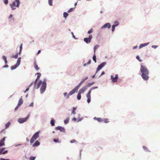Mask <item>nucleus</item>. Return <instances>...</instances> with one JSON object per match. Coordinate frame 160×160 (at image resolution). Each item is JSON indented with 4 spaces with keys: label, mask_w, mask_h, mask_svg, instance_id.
I'll return each instance as SVG.
<instances>
[{
    "label": "nucleus",
    "mask_w": 160,
    "mask_h": 160,
    "mask_svg": "<svg viewBox=\"0 0 160 160\" xmlns=\"http://www.w3.org/2000/svg\"><path fill=\"white\" fill-rule=\"evenodd\" d=\"M39 79V78H37L34 82V88L38 89L40 88L41 85V87L40 88V92L41 94H42L46 90L47 87L46 79V78H44L43 81L40 80L36 86L37 82Z\"/></svg>",
    "instance_id": "f257e3e1"
},
{
    "label": "nucleus",
    "mask_w": 160,
    "mask_h": 160,
    "mask_svg": "<svg viewBox=\"0 0 160 160\" xmlns=\"http://www.w3.org/2000/svg\"><path fill=\"white\" fill-rule=\"evenodd\" d=\"M140 72L141 73V76L144 81H148L149 78V72L146 67L141 65L140 67Z\"/></svg>",
    "instance_id": "f03ea898"
},
{
    "label": "nucleus",
    "mask_w": 160,
    "mask_h": 160,
    "mask_svg": "<svg viewBox=\"0 0 160 160\" xmlns=\"http://www.w3.org/2000/svg\"><path fill=\"white\" fill-rule=\"evenodd\" d=\"M20 4L19 0H14L12 3L9 4L10 7L12 10H14L16 9V7L19 8Z\"/></svg>",
    "instance_id": "7ed1b4c3"
},
{
    "label": "nucleus",
    "mask_w": 160,
    "mask_h": 160,
    "mask_svg": "<svg viewBox=\"0 0 160 160\" xmlns=\"http://www.w3.org/2000/svg\"><path fill=\"white\" fill-rule=\"evenodd\" d=\"M40 132V131H38L33 134L30 140V142L31 144L33 143L39 137Z\"/></svg>",
    "instance_id": "20e7f679"
},
{
    "label": "nucleus",
    "mask_w": 160,
    "mask_h": 160,
    "mask_svg": "<svg viewBox=\"0 0 160 160\" xmlns=\"http://www.w3.org/2000/svg\"><path fill=\"white\" fill-rule=\"evenodd\" d=\"M21 60V58H18L16 63L13 66L11 67V70H12L16 68L20 64Z\"/></svg>",
    "instance_id": "39448f33"
},
{
    "label": "nucleus",
    "mask_w": 160,
    "mask_h": 160,
    "mask_svg": "<svg viewBox=\"0 0 160 160\" xmlns=\"http://www.w3.org/2000/svg\"><path fill=\"white\" fill-rule=\"evenodd\" d=\"M30 117V114H29L27 116L24 118H20L18 120V121L20 123H23L27 121Z\"/></svg>",
    "instance_id": "423d86ee"
},
{
    "label": "nucleus",
    "mask_w": 160,
    "mask_h": 160,
    "mask_svg": "<svg viewBox=\"0 0 160 160\" xmlns=\"http://www.w3.org/2000/svg\"><path fill=\"white\" fill-rule=\"evenodd\" d=\"M78 88H79L76 86L74 88L70 91L68 94L67 97L66 98V99L68 98L70 96L72 95L76 92H77Z\"/></svg>",
    "instance_id": "0eeeda50"
},
{
    "label": "nucleus",
    "mask_w": 160,
    "mask_h": 160,
    "mask_svg": "<svg viewBox=\"0 0 160 160\" xmlns=\"http://www.w3.org/2000/svg\"><path fill=\"white\" fill-rule=\"evenodd\" d=\"M107 64V62H103L99 65L97 69L96 74L100 69L105 66Z\"/></svg>",
    "instance_id": "6e6552de"
},
{
    "label": "nucleus",
    "mask_w": 160,
    "mask_h": 160,
    "mask_svg": "<svg viewBox=\"0 0 160 160\" xmlns=\"http://www.w3.org/2000/svg\"><path fill=\"white\" fill-rule=\"evenodd\" d=\"M92 38V35H90L89 36L88 38H84L83 39V40L87 44H88L91 42V40Z\"/></svg>",
    "instance_id": "1a4fd4ad"
},
{
    "label": "nucleus",
    "mask_w": 160,
    "mask_h": 160,
    "mask_svg": "<svg viewBox=\"0 0 160 160\" xmlns=\"http://www.w3.org/2000/svg\"><path fill=\"white\" fill-rule=\"evenodd\" d=\"M118 75L117 74L115 75L114 77L112 75L111 76V79L112 80V82H117L118 80Z\"/></svg>",
    "instance_id": "9d476101"
},
{
    "label": "nucleus",
    "mask_w": 160,
    "mask_h": 160,
    "mask_svg": "<svg viewBox=\"0 0 160 160\" xmlns=\"http://www.w3.org/2000/svg\"><path fill=\"white\" fill-rule=\"evenodd\" d=\"M111 27V25L110 23L108 22L104 24L103 26L101 28V29H104L106 28H110Z\"/></svg>",
    "instance_id": "9b49d317"
},
{
    "label": "nucleus",
    "mask_w": 160,
    "mask_h": 160,
    "mask_svg": "<svg viewBox=\"0 0 160 160\" xmlns=\"http://www.w3.org/2000/svg\"><path fill=\"white\" fill-rule=\"evenodd\" d=\"M55 130H59L60 132H65V129L64 127H62L61 126H58L56 127L55 128Z\"/></svg>",
    "instance_id": "f8f14e48"
},
{
    "label": "nucleus",
    "mask_w": 160,
    "mask_h": 160,
    "mask_svg": "<svg viewBox=\"0 0 160 160\" xmlns=\"http://www.w3.org/2000/svg\"><path fill=\"white\" fill-rule=\"evenodd\" d=\"M91 93L90 91H88L86 95V97L87 98V102L88 103H89L91 102Z\"/></svg>",
    "instance_id": "ddd939ff"
},
{
    "label": "nucleus",
    "mask_w": 160,
    "mask_h": 160,
    "mask_svg": "<svg viewBox=\"0 0 160 160\" xmlns=\"http://www.w3.org/2000/svg\"><path fill=\"white\" fill-rule=\"evenodd\" d=\"M5 149V148H2L0 149V155L2 154H5L8 152V151L7 150L4 151Z\"/></svg>",
    "instance_id": "4468645a"
},
{
    "label": "nucleus",
    "mask_w": 160,
    "mask_h": 160,
    "mask_svg": "<svg viewBox=\"0 0 160 160\" xmlns=\"http://www.w3.org/2000/svg\"><path fill=\"white\" fill-rule=\"evenodd\" d=\"M88 78V77H86L84 78H82V80L80 82V83L79 84L77 85V86L79 88L80 86L82 84L83 82L86 80H87Z\"/></svg>",
    "instance_id": "2eb2a0df"
},
{
    "label": "nucleus",
    "mask_w": 160,
    "mask_h": 160,
    "mask_svg": "<svg viewBox=\"0 0 160 160\" xmlns=\"http://www.w3.org/2000/svg\"><path fill=\"white\" fill-rule=\"evenodd\" d=\"M87 89H86V87L84 86L79 90L78 92L80 93L81 94H82L84 93L85 91Z\"/></svg>",
    "instance_id": "dca6fc26"
},
{
    "label": "nucleus",
    "mask_w": 160,
    "mask_h": 160,
    "mask_svg": "<svg viewBox=\"0 0 160 160\" xmlns=\"http://www.w3.org/2000/svg\"><path fill=\"white\" fill-rule=\"evenodd\" d=\"M40 145V142L38 140L35 141V142L32 144V147H37Z\"/></svg>",
    "instance_id": "f3484780"
},
{
    "label": "nucleus",
    "mask_w": 160,
    "mask_h": 160,
    "mask_svg": "<svg viewBox=\"0 0 160 160\" xmlns=\"http://www.w3.org/2000/svg\"><path fill=\"white\" fill-rule=\"evenodd\" d=\"M149 42H148V43H143V44H141L140 45V46H139V48L140 49L143 47H145V46L148 45L149 44Z\"/></svg>",
    "instance_id": "a211bd4d"
},
{
    "label": "nucleus",
    "mask_w": 160,
    "mask_h": 160,
    "mask_svg": "<svg viewBox=\"0 0 160 160\" xmlns=\"http://www.w3.org/2000/svg\"><path fill=\"white\" fill-rule=\"evenodd\" d=\"M93 119L95 120L98 121L99 122H101L103 121V119L100 118H97L96 117H95Z\"/></svg>",
    "instance_id": "6ab92c4d"
},
{
    "label": "nucleus",
    "mask_w": 160,
    "mask_h": 160,
    "mask_svg": "<svg viewBox=\"0 0 160 160\" xmlns=\"http://www.w3.org/2000/svg\"><path fill=\"white\" fill-rule=\"evenodd\" d=\"M6 138V137H4L1 140V142H2V144L0 145V147L5 145L4 141L5 140Z\"/></svg>",
    "instance_id": "aec40b11"
},
{
    "label": "nucleus",
    "mask_w": 160,
    "mask_h": 160,
    "mask_svg": "<svg viewBox=\"0 0 160 160\" xmlns=\"http://www.w3.org/2000/svg\"><path fill=\"white\" fill-rule=\"evenodd\" d=\"M142 148L144 150L147 152H150V151L148 149L147 147L146 146H142Z\"/></svg>",
    "instance_id": "412c9836"
},
{
    "label": "nucleus",
    "mask_w": 160,
    "mask_h": 160,
    "mask_svg": "<svg viewBox=\"0 0 160 160\" xmlns=\"http://www.w3.org/2000/svg\"><path fill=\"white\" fill-rule=\"evenodd\" d=\"M22 97H21V98H20L18 101V106H20L23 103V101L22 98Z\"/></svg>",
    "instance_id": "4be33fe9"
},
{
    "label": "nucleus",
    "mask_w": 160,
    "mask_h": 160,
    "mask_svg": "<svg viewBox=\"0 0 160 160\" xmlns=\"http://www.w3.org/2000/svg\"><path fill=\"white\" fill-rule=\"evenodd\" d=\"M94 82H92L91 83H88L85 86V87H86V89H87V88L88 87H90L93 84H94Z\"/></svg>",
    "instance_id": "5701e85b"
},
{
    "label": "nucleus",
    "mask_w": 160,
    "mask_h": 160,
    "mask_svg": "<svg viewBox=\"0 0 160 160\" xmlns=\"http://www.w3.org/2000/svg\"><path fill=\"white\" fill-rule=\"evenodd\" d=\"M2 58L4 61L5 64H7L8 61L6 57L4 55H3L2 57Z\"/></svg>",
    "instance_id": "b1692460"
},
{
    "label": "nucleus",
    "mask_w": 160,
    "mask_h": 160,
    "mask_svg": "<svg viewBox=\"0 0 160 160\" xmlns=\"http://www.w3.org/2000/svg\"><path fill=\"white\" fill-rule=\"evenodd\" d=\"M76 109V107H73L72 112L71 115L75 114H76L75 111Z\"/></svg>",
    "instance_id": "393cba45"
},
{
    "label": "nucleus",
    "mask_w": 160,
    "mask_h": 160,
    "mask_svg": "<svg viewBox=\"0 0 160 160\" xmlns=\"http://www.w3.org/2000/svg\"><path fill=\"white\" fill-rule=\"evenodd\" d=\"M99 47V45H95L93 48V52H94V53H95V51L96 49L98 48Z\"/></svg>",
    "instance_id": "a878e982"
},
{
    "label": "nucleus",
    "mask_w": 160,
    "mask_h": 160,
    "mask_svg": "<svg viewBox=\"0 0 160 160\" xmlns=\"http://www.w3.org/2000/svg\"><path fill=\"white\" fill-rule=\"evenodd\" d=\"M69 120V118H67L65 120H64V122L65 124H66L68 123Z\"/></svg>",
    "instance_id": "bb28decb"
},
{
    "label": "nucleus",
    "mask_w": 160,
    "mask_h": 160,
    "mask_svg": "<svg viewBox=\"0 0 160 160\" xmlns=\"http://www.w3.org/2000/svg\"><path fill=\"white\" fill-rule=\"evenodd\" d=\"M93 60L95 62V63H96L97 62L96 61V56L95 54L94 53L92 57Z\"/></svg>",
    "instance_id": "cd10ccee"
},
{
    "label": "nucleus",
    "mask_w": 160,
    "mask_h": 160,
    "mask_svg": "<svg viewBox=\"0 0 160 160\" xmlns=\"http://www.w3.org/2000/svg\"><path fill=\"white\" fill-rule=\"evenodd\" d=\"M50 124L52 126L55 125V120L53 119H52L50 121Z\"/></svg>",
    "instance_id": "c85d7f7f"
},
{
    "label": "nucleus",
    "mask_w": 160,
    "mask_h": 160,
    "mask_svg": "<svg viewBox=\"0 0 160 160\" xmlns=\"http://www.w3.org/2000/svg\"><path fill=\"white\" fill-rule=\"evenodd\" d=\"M10 124H11V123L10 122H8L6 124H5V128H8L9 127Z\"/></svg>",
    "instance_id": "c756f323"
},
{
    "label": "nucleus",
    "mask_w": 160,
    "mask_h": 160,
    "mask_svg": "<svg viewBox=\"0 0 160 160\" xmlns=\"http://www.w3.org/2000/svg\"><path fill=\"white\" fill-rule=\"evenodd\" d=\"M81 94L79 93H78L77 96V99L78 100H80L81 99Z\"/></svg>",
    "instance_id": "7c9ffc66"
},
{
    "label": "nucleus",
    "mask_w": 160,
    "mask_h": 160,
    "mask_svg": "<svg viewBox=\"0 0 160 160\" xmlns=\"http://www.w3.org/2000/svg\"><path fill=\"white\" fill-rule=\"evenodd\" d=\"M68 15V14L67 12H64L63 14V17L67 18Z\"/></svg>",
    "instance_id": "2f4dec72"
},
{
    "label": "nucleus",
    "mask_w": 160,
    "mask_h": 160,
    "mask_svg": "<svg viewBox=\"0 0 160 160\" xmlns=\"http://www.w3.org/2000/svg\"><path fill=\"white\" fill-rule=\"evenodd\" d=\"M113 25L115 27H117L119 24V22L117 21H115Z\"/></svg>",
    "instance_id": "473e14b6"
},
{
    "label": "nucleus",
    "mask_w": 160,
    "mask_h": 160,
    "mask_svg": "<svg viewBox=\"0 0 160 160\" xmlns=\"http://www.w3.org/2000/svg\"><path fill=\"white\" fill-rule=\"evenodd\" d=\"M102 122H105V123H107L109 122V119H108L104 118V119H103Z\"/></svg>",
    "instance_id": "72a5a7b5"
},
{
    "label": "nucleus",
    "mask_w": 160,
    "mask_h": 160,
    "mask_svg": "<svg viewBox=\"0 0 160 160\" xmlns=\"http://www.w3.org/2000/svg\"><path fill=\"white\" fill-rule=\"evenodd\" d=\"M18 52H17L14 55H13L12 57V58H18Z\"/></svg>",
    "instance_id": "f704fd0d"
},
{
    "label": "nucleus",
    "mask_w": 160,
    "mask_h": 160,
    "mask_svg": "<svg viewBox=\"0 0 160 160\" xmlns=\"http://www.w3.org/2000/svg\"><path fill=\"white\" fill-rule=\"evenodd\" d=\"M34 67L35 69L38 71L39 69V68L38 67V65L36 64L35 63H34Z\"/></svg>",
    "instance_id": "c9c22d12"
},
{
    "label": "nucleus",
    "mask_w": 160,
    "mask_h": 160,
    "mask_svg": "<svg viewBox=\"0 0 160 160\" xmlns=\"http://www.w3.org/2000/svg\"><path fill=\"white\" fill-rule=\"evenodd\" d=\"M48 4L50 6L52 5V0H48Z\"/></svg>",
    "instance_id": "e433bc0d"
},
{
    "label": "nucleus",
    "mask_w": 160,
    "mask_h": 160,
    "mask_svg": "<svg viewBox=\"0 0 160 160\" xmlns=\"http://www.w3.org/2000/svg\"><path fill=\"white\" fill-rule=\"evenodd\" d=\"M35 75H37V78H38L39 79L41 76V74L40 72H37V73Z\"/></svg>",
    "instance_id": "4c0bfd02"
},
{
    "label": "nucleus",
    "mask_w": 160,
    "mask_h": 160,
    "mask_svg": "<svg viewBox=\"0 0 160 160\" xmlns=\"http://www.w3.org/2000/svg\"><path fill=\"white\" fill-rule=\"evenodd\" d=\"M36 158L35 157L31 156L29 158V160H35Z\"/></svg>",
    "instance_id": "58836bf2"
},
{
    "label": "nucleus",
    "mask_w": 160,
    "mask_h": 160,
    "mask_svg": "<svg viewBox=\"0 0 160 160\" xmlns=\"http://www.w3.org/2000/svg\"><path fill=\"white\" fill-rule=\"evenodd\" d=\"M98 88V87L97 86L92 87L89 90V91H90V93H91V91L93 89H97Z\"/></svg>",
    "instance_id": "ea45409f"
},
{
    "label": "nucleus",
    "mask_w": 160,
    "mask_h": 160,
    "mask_svg": "<svg viewBox=\"0 0 160 160\" xmlns=\"http://www.w3.org/2000/svg\"><path fill=\"white\" fill-rule=\"evenodd\" d=\"M83 118L82 117L81 118H78L77 119V122H78L80 121H81L83 119Z\"/></svg>",
    "instance_id": "a19ab883"
},
{
    "label": "nucleus",
    "mask_w": 160,
    "mask_h": 160,
    "mask_svg": "<svg viewBox=\"0 0 160 160\" xmlns=\"http://www.w3.org/2000/svg\"><path fill=\"white\" fill-rule=\"evenodd\" d=\"M136 58L140 62H142V60L140 59L139 56L138 55L136 56Z\"/></svg>",
    "instance_id": "79ce46f5"
},
{
    "label": "nucleus",
    "mask_w": 160,
    "mask_h": 160,
    "mask_svg": "<svg viewBox=\"0 0 160 160\" xmlns=\"http://www.w3.org/2000/svg\"><path fill=\"white\" fill-rule=\"evenodd\" d=\"M73 8H70L69 10L67 11V12H68V13H69V12H72L73 10Z\"/></svg>",
    "instance_id": "37998d69"
},
{
    "label": "nucleus",
    "mask_w": 160,
    "mask_h": 160,
    "mask_svg": "<svg viewBox=\"0 0 160 160\" xmlns=\"http://www.w3.org/2000/svg\"><path fill=\"white\" fill-rule=\"evenodd\" d=\"M93 32V29L92 28H91L89 30L88 32V33L89 34H90L92 33Z\"/></svg>",
    "instance_id": "c03bdc74"
},
{
    "label": "nucleus",
    "mask_w": 160,
    "mask_h": 160,
    "mask_svg": "<svg viewBox=\"0 0 160 160\" xmlns=\"http://www.w3.org/2000/svg\"><path fill=\"white\" fill-rule=\"evenodd\" d=\"M115 26L113 25L112 26V32H113L115 29Z\"/></svg>",
    "instance_id": "a18cd8bd"
},
{
    "label": "nucleus",
    "mask_w": 160,
    "mask_h": 160,
    "mask_svg": "<svg viewBox=\"0 0 160 160\" xmlns=\"http://www.w3.org/2000/svg\"><path fill=\"white\" fill-rule=\"evenodd\" d=\"M3 2L5 4H7L8 3V0H3Z\"/></svg>",
    "instance_id": "49530a36"
},
{
    "label": "nucleus",
    "mask_w": 160,
    "mask_h": 160,
    "mask_svg": "<svg viewBox=\"0 0 160 160\" xmlns=\"http://www.w3.org/2000/svg\"><path fill=\"white\" fill-rule=\"evenodd\" d=\"M34 106V103L33 102H31L29 105V107H33Z\"/></svg>",
    "instance_id": "de8ad7c7"
},
{
    "label": "nucleus",
    "mask_w": 160,
    "mask_h": 160,
    "mask_svg": "<svg viewBox=\"0 0 160 160\" xmlns=\"http://www.w3.org/2000/svg\"><path fill=\"white\" fill-rule=\"evenodd\" d=\"M158 47V46L153 45L152 46V48L154 49H156Z\"/></svg>",
    "instance_id": "09e8293b"
},
{
    "label": "nucleus",
    "mask_w": 160,
    "mask_h": 160,
    "mask_svg": "<svg viewBox=\"0 0 160 160\" xmlns=\"http://www.w3.org/2000/svg\"><path fill=\"white\" fill-rule=\"evenodd\" d=\"M63 94L64 96V97H67V95H68V94H67V92H64Z\"/></svg>",
    "instance_id": "8fccbe9b"
},
{
    "label": "nucleus",
    "mask_w": 160,
    "mask_h": 160,
    "mask_svg": "<svg viewBox=\"0 0 160 160\" xmlns=\"http://www.w3.org/2000/svg\"><path fill=\"white\" fill-rule=\"evenodd\" d=\"M6 65H5L3 66L2 67V68H8L9 67V66L8 65H7V64H6Z\"/></svg>",
    "instance_id": "3c124183"
},
{
    "label": "nucleus",
    "mask_w": 160,
    "mask_h": 160,
    "mask_svg": "<svg viewBox=\"0 0 160 160\" xmlns=\"http://www.w3.org/2000/svg\"><path fill=\"white\" fill-rule=\"evenodd\" d=\"M72 121L74 122H77V119L75 118H73L72 119Z\"/></svg>",
    "instance_id": "603ef678"
},
{
    "label": "nucleus",
    "mask_w": 160,
    "mask_h": 160,
    "mask_svg": "<svg viewBox=\"0 0 160 160\" xmlns=\"http://www.w3.org/2000/svg\"><path fill=\"white\" fill-rule=\"evenodd\" d=\"M19 107H20V106H18V105H17V106L15 108V109H14L15 111H16L18 109V108Z\"/></svg>",
    "instance_id": "864d4df0"
},
{
    "label": "nucleus",
    "mask_w": 160,
    "mask_h": 160,
    "mask_svg": "<svg viewBox=\"0 0 160 160\" xmlns=\"http://www.w3.org/2000/svg\"><path fill=\"white\" fill-rule=\"evenodd\" d=\"M53 141L55 142H58V140L56 139H54Z\"/></svg>",
    "instance_id": "5fc2aeb1"
},
{
    "label": "nucleus",
    "mask_w": 160,
    "mask_h": 160,
    "mask_svg": "<svg viewBox=\"0 0 160 160\" xmlns=\"http://www.w3.org/2000/svg\"><path fill=\"white\" fill-rule=\"evenodd\" d=\"M71 34L72 35V37L73 38L76 39L77 38H76L75 36L74 35V33L73 32H71Z\"/></svg>",
    "instance_id": "6e6d98bb"
},
{
    "label": "nucleus",
    "mask_w": 160,
    "mask_h": 160,
    "mask_svg": "<svg viewBox=\"0 0 160 160\" xmlns=\"http://www.w3.org/2000/svg\"><path fill=\"white\" fill-rule=\"evenodd\" d=\"M76 141L75 140H71L70 142L71 143H73L74 142H75Z\"/></svg>",
    "instance_id": "4d7b16f0"
},
{
    "label": "nucleus",
    "mask_w": 160,
    "mask_h": 160,
    "mask_svg": "<svg viewBox=\"0 0 160 160\" xmlns=\"http://www.w3.org/2000/svg\"><path fill=\"white\" fill-rule=\"evenodd\" d=\"M29 90V87L27 88L25 91L24 92V93H26Z\"/></svg>",
    "instance_id": "13d9d810"
},
{
    "label": "nucleus",
    "mask_w": 160,
    "mask_h": 160,
    "mask_svg": "<svg viewBox=\"0 0 160 160\" xmlns=\"http://www.w3.org/2000/svg\"><path fill=\"white\" fill-rule=\"evenodd\" d=\"M22 43L20 46V47H19V48H20V50H22Z\"/></svg>",
    "instance_id": "bf43d9fd"
},
{
    "label": "nucleus",
    "mask_w": 160,
    "mask_h": 160,
    "mask_svg": "<svg viewBox=\"0 0 160 160\" xmlns=\"http://www.w3.org/2000/svg\"><path fill=\"white\" fill-rule=\"evenodd\" d=\"M91 63V60H89L88 61L87 63V65L90 64Z\"/></svg>",
    "instance_id": "052dcab7"
},
{
    "label": "nucleus",
    "mask_w": 160,
    "mask_h": 160,
    "mask_svg": "<svg viewBox=\"0 0 160 160\" xmlns=\"http://www.w3.org/2000/svg\"><path fill=\"white\" fill-rule=\"evenodd\" d=\"M105 72H104V71H103L102 72V73L101 74V75L99 76V77H100L102 75H103L105 74Z\"/></svg>",
    "instance_id": "680f3d73"
},
{
    "label": "nucleus",
    "mask_w": 160,
    "mask_h": 160,
    "mask_svg": "<svg viewBox=\"0 0 160 160\" xmlns=\"http://www.w3.org/2000/svg\"><path fill=\"white\" fill-rule=\"evenodd\" d=\"M0 160H10L8 159H4V158H0Z\"/></svg>",
    "instance_id": "e2e57ef3"
},
{
    "label": "nucleus",
    "mask_w": 160,
    "mask_h": 160,
    "mask_svg": "<svg viewBox=\"0 0 160 160\" xmlns=\"http://www.w3.org/2000/svg\"><path fill=\"white\" fill-rule=\"evenodd\" d=\"M22 50H19V52H18L19 55H20L21 53Z\"/></svg>",
    "instance_id": "0e129e2a"
},
{
    "label": "nucleus",
    "mask_w": 160,
    "mask_h": 160,
    "mask_svg": "<svg viewBox=\"0 0 160 160\" xmlns=\"http://www.w3.org/2000/svg\"><path fill=\"white\" fill-rule=\"evenodd\" d=\"M138 48V47L137 46H134L132 48V49H136L137 48Z\"/></svg>",
    "instance_id": "69168bd1"
},
{
    "label": "nucleus",
    "mask_w": 160,
    "mask_h": 160,
    "mask_svg": "<svg viewBox=\"0 0 160 160\" xmlns=\"http://www.w3.org/2000/svg\"><path fill=\"white\" fill-rule=\"evenodd\" d=\"M33 83H34V82H32L30 83V84L29 85V87H30L32 85Z\"/></svg>",
    "instance_id": "338daca9"
},
{
    "label": "nucleus",
    "mask_w": 160,
    "mask_h": 160,
    "mask_svg": "<svg viewBox=\"0 0 160 160\" xmlns=\"http://www.w3.org/2000/svg\"><path fill=\"white\" fill-rule=\"evenodd\" d=\"M12 14H11L9 17V19H10L11 18H12Z\"/></svg>",
    "instance_id": "774afa93"
}]
</instances>
